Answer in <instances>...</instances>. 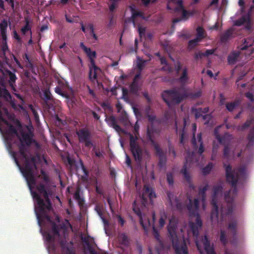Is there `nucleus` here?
<instances>
[{"mask_svg": "<svg viewBox=\"0 0 254 254\" xmlns=\"http://www.w3.org/2000/svg\"><path fill=\"white\" fill-rule=\"evenodd\" d=\"M223 167L225 170L226 181L234 189L232 191L229 190L224 193V200L227 203V207H221L222 219L232 214L234 207V197L237 193V184L239 180H245L246 177V168L245 166L233 170L231 165L224 163Z\"/></svg>", "mask_w": 254, "mask_h": 254, "instance_id": "nucleus-1", "label": "nucleus"}, {"mask_svg": "<svg viewBox=\"0 0 254 254\" xmlns=\"http://www.w3.org/2000/svg\"><path fill=\"white\" fill-rule=\"evenodd\" d=\"M36 188L38 192L42 194L45 198L44 200L36 192L33 191L32 193L33 199L36 201V213L38 222L40 225V221L42 219H46L48 221L50 220V217L48 213L52 210V207L49 197L48 189L46 185L40 183L37 185Z\"/></svg>", "mask_w": 254, "mask_h": 254, "instance_id": "nucleus-2", "label": "nucleus"}, {"mask_svg": "<svg viewBox=\"0 0 254 254\" xmlns=\"http://www.w3.org/2000/svg\"><path fill=\"white\" fill-rule=\"evenodd\" d=\"M201 95L200 91L193 93L185 87H181L165 90L162 94V97L167 105L170 107L172 105L179 104L184 99H196L199 97Z\"/></svg>", "mask_w": 254, "mask_h": 254, "instance_id": "nucleus-3", "label": "nucleus"}, {"mask_svg": "<svg viewBox=\"0 0 254 254\" xmlns=\"http://www.w3.org/2000/svg\"><path fill=\"white\" fill-rule=\"evenodd\" d=\"M11 154L15 163L20 168L21 172L26 179L29 188L30 189H31L32 187L36 184L34 169L35 170L37 169L36 165V157L32 156L30 158L27 155V157L24 158L25 163L24 168H21L16 157L17 153L15 151H12Z\"/></svg>", "mask_w": 254, "mask_h": 254, "instance_id": "nucleus-4", "label": "nucleus"}, {"mask_svg": "<svg viewBox=\"0 0 254 254\" xmlns=\"http://www.w3.org/2000/svg\"><path fill=\"white\" fill-rule=\"evenodd\" d=\"M177 227V224L172 223V220H170L167 230L173 247L175 249L176 254H188L187 247L185 241L183 242L181 247L179 246V241L176 232Z\"/></svg>", "mask_w": 254, "mask_h": 254, "instance_id": "nucleus-5", "label": "nucleus"}, {"mask_svg": "<svg viewBox=\"0 0 254 254\" xmlns=\"http://www.w3.org/2000/svg\"><path fill=\"white\" fill-rule=\"evenodd\" d=\"M223 187L222 185H216L213 187V194L211 204L212 206V209L211 212L210 217L212 220L218 219L219 210L217 205L218 197L220 195L222 196Z\"/></svg>", "mask_w": 254, "mask_h": 254, "instance_id": "nucleus-6", "label": "nucleus"}, {"mask_svg": "<svg viewBox=\"0 0 254 254\" xmlns=\"http://www.w3.org/2000/svg\"><path fill=\"white\" fill-rule=\"evenodd\" d=\"M76 133L79 142L81 143H84L85 147L90 148L91 147H93L92 151L94 154L96 151H98V148L96 147L95 145L92 141L91 139V132L87 128L79 129L76 131Z\"/></svg>", "mask_w": 254, "mask_h": 254, "instance_id": "nucleus-7", "label": "nucleus"}, {"mask_svg": "<svg viewBox=\"0 0 254 254\" xmlns=\"http://www.w3.org/2000/svg\"><path fill=\"white\" fill-rule=\"evenodd\" d=\"M90 60V71L89 78L91 81L97 78L98 71H100V68L95 64V59L96 58V53L95 51H92L89 48V51H84Z\"/></svg>", "mask_w": 254, "mask_h": 254, "instance_id": "nucleus-8", "label": "nucleus"}, {"mask_svg": "<svg viewBox=\"0 0 254 254\" xmlns=\"http://www.w3.org/2000/svg\"><path fill=\"white\" fill-rule=\"evenodd\" d=\"M137 135L133 136L131 133L129 134V146L130 150L135 161L140 162L142 158V149L136 143L138 139Z\"/></svg>", "mask_w": 254, "mask_h": 254, "instance_id": "nucleus-9", "label": "nucleus"}, {"mask_svg": "<svg viewBox=\"0 0 254 254\" xmlns=\"http://www.w3.org/2000/svg\"><path fill=\"white\" fill-rule=\"evenodd\" d=\"M194 156L193 153H189L186 157V162L184 165L183 168L181 170L182 173L185 179L186 182L189 185V188L192 190H194L195 189V186L192 184L191 180V177L189 173L187 172V166L190 165L193 162V158Z\"/></svg>", "mask_w": 254, "mask_h": 254, "instance_id": "nucleus-10", "label": "nucleus"}, {"mask_svg": "<svg viewBox=\"0 0 254 254\" xmlns=\"http://www.w3.org/2000/svg\"><path fill=\"white\" fill-rule=\"evenodd\" d=\"M161 131V128L155 126L154 123L150 124V126L147 127L146 132L147 139L153 147H155L156 145H159L155 141L154 139L155 135H159Z\"/></svg>", "mask_w": 254, "mask_h": 254, "instance_id": "nucleus-11", "label": "nucleus"}, {"mask_svg": "<svg viewBox=\"0 0 254 254\" xmlns=\"http://www.w3.org/2000/svg\"><path fill=\"white\" fill-rule=\"evenodd\" d=\"M190 226L191 229V231L192 233L193 236L195 237V245L197 247V250H198L200 254H203L202 249H203V243L201 242V239L204 238L206 236L207 238V236L205 235L203 236H201V237H198L199 235V228L200 227L196 225L193 222L190 223Z\"/></svg>", "mask_w": 254, "mask_h": 254, "instance_id": "nucleus-12", "label": "nucleus"}, {"mask_svg": "<svg viewBox=\"0 0 254 254\" xmlns=\"http://www.w3.org/2000/svg\"><path fill=\"white\" fill-rule=\"evenodd\" d=\"M133 211L139 217V223L144 229L146 233H147L148 227L150 226L151 223L148 218L142 217L141 212L139 208L136 206V201H134L133 203Z\"/></svg>", "mask_w": 254, "mask_h": 254, "instance_id": "nucleus-13", "label": "nucleus"}, {"mask_svg": "<svg viewBox=\"0 0 254 254\" xmlns=\"http://www.w3.org/2000/svg\"><path fill=\"white\" fill-rule=\"evenodd\" d=\"M156 196V194L152 188L147 185L144 186L141 196V202L143 206H145L147 203L148 200L147 197H148L150 201H152V199L155 198Z\"/></svg>", "mask_w": 254, "mask_h": 254, "instance_id": "nucleus-14", "label": "nucleus"}, {"mask_svg": "<svg viewBox=\"0 0 254 254\" xmlns=\"http://www.w3.org/2000/svg\"><path fill=\"white\" fill-rule=\"evenodd\" d=\"M197 139H198V143L199 144V147H198V145L196 142V139L195 138L194 133L193 135V137L191 139V142H192L193 148L195 150H196L198 148V151H197L199 155H201L204 151V148L203 141H202V134L201 132L197 134Z\"/></svg>", "mask_w": 254, "mask_h": 254, "instance_id": "nucleus-15", "label": "nucleus"}, {"mask_svg": "<svg viewBox=\"0 0 254 254\" xmlns=\"http://www.w3.org/2000/svg\"><path fill=\"white\" fill-rule=\"evenodd\" d=\"M167 194L169 202L172 206H173L174 201L176 208L178 210L182 211L186 208V205L184 203L180 202L177 197L175 196L172 192L167 191Z\"/></svg>", "mask_w": 254, "mask_h": 254, "instance_id": "nucleus-16", "label": "nucleus"}, {"mask_svg": "<svg viewBox=\"0 0 254 254\" xmlns=\"http://www.w3.org/2000/svg\"><path fill=\"white\" fill-rule=\"evenodd\" d=\"M156 155L159 157V166L163 167L166 165V156L164 154L163 151L160 147L159 145H156L154 147Z\"/></svg>", "mask_w": 254, "mask_h": 254, "instance_id": "nucleus-17", "label": "nucleus"}, {"mask_svg": "<svg viewBox=\"0 0 254 254\" xmlns=\"http://www.w3.org/2000/svg\"><path fill=\"white\" fill-rule=\"evenodd\" d=\"M188 198L189 200V203L187 205V208L191 214L194 215L198 209L199 200L197 198H195L193 203L190 196H188Z\"/></svg>", "mask_w": 254, "mask_h": 254, "instance_id": "nucleus-18", "label": "nucleus"}, {"mask_svg": "<svg viewBox=\"0 0 254 254\" xmlns=\"http://www.w3.org/2000/svg\"><path fill=\"white\" fill-rule=\"evenodd\" d=\"M201 242L203 243V248L207 254H216L214 251L213 245H211L210 241L206 236L201 239Z\"/></svg>", "mask_w": 254, "mask_h": 254, "instance_id": "nucleus-19", "label": "nucleus"}, {"mask_svg": "<svg viewBox=\"0 0 254 254\" xmlns=\"http://www.w3.org/2000/svg\"><path fill=\"white\" fill-rule=\"evenodd\" d=\"M3 123L7 126V128L5 130L6 140L7 141H11V138L13 135L18 136L17 131L16 128L13 125L9 124L7 121V123Z\"/></svg>", "mask_w": 254, "mask_h": 254, "instance_id": "nucleus-20", "label": "nucleus"}, {"mask_svg": "<svg viewBox=\"0 0 254 254\" xmlns=\"http://www.w3.org/2000/svg\"><path fill=\"white\" fill-rule=\"evenodd\" d=\"M106 121L110 127L114 128L117 131H123V129L118 125L116 118L114 116L112 115L106 118Z\"/></svg>", "mask_w": 254, "mask_h": 254, "instance_id": "nucleus-21", "label": "nucleus"}, {"mask_svg": "<svg viewBox=\"0 0 254 254\" xmlns=\"http://www.w3.org/2000/svg\"><path fill=\"white\" fill-rule=\"evenodd\" d=\"M140 73L136 74L133 78L132 82L130 85V91L133 94H137L138 92L139 86L138 80L140 79Z\"/></svg>", "mask_w": 254, "mask_h": 254, "instance_id": "nucleus-22", "label": "nucleus"}, {"mask_svg": "<svg viewBox=\"0 0 254 254\" xmlns=\"http://www.w3.org/2000/svg\"><path fill=\"white\" fill-rule=\"evenodd\" d=\"M7 26V20L5 19H3V20H2L0 23V29L2 38V43L7 42L6 32Z\"/></svg>", "mask_w": 254, "mask_h": 254, "instance_id": "nucleus-23", "label": "nucleus"}, {"mask_svg": "<svg viewBox=\"0 0 254 254\" xmlns=\"http://www.w3.org/2000/svg\"><path fill=\"white\" fill-rule=\"evenodd\" d=\"M234 33L233 28H230L227 29L223 33L220 35V41L222 43H226L232 37Z\"/></svg>", "mask_w": 254, "mask_h": 254, "instance_id": "nucleus-24", "label": "nucleus"}, {"mask_svg": "<svg viewBox=\"0 0 254 254\" xmlns=\"http://www.w3.org/2000/svg\"><path fill=\"white\" fill-rule=\"evenodd\" d=\"M189 79L188 70L186 67H185L182 70L181 76L178 79V81L182 85H185L187 83Z\"/></svg>", "mask_w": 254, "mask_h": 254, "instance_id": "nucleus-25", "label": "nucleus"}, {"mask_svg": "<svg viewBox=\"0 0 254 254\" xmlns=\"http://www.w3.org/2000/svg\"><path fill=\"white\" fill-rule=\"evenodd\" d=\"M237 221L236 220L230 222L228 225V229L231 232L234 240H236L237 235Z\"/></svg>", "mask_w": 254, "mask_h": 254, "instance_id": "nucleus-26", "label": "nucleus"}, {"mask_svg": "<svg viewBox=\"0 0 254 254\" xmlns=\"http://www.w3.org/2000/svg\"><path fill=\"white\" fill-rule=\"evenodd\" d=\"M240 53L238 52H232L228 56V63L230 65L235 64L238 61Z\"/></svg>", "mask_w": 254, "mask_h": 254, "instance_id": "nucleus-27", "label": "nucleus"}, {"mask_svg": "<svg viewBox=\"0 0 254 254\" xmlns=\"http://www.w3.org/2000/svg\"><path fill=\"white\" fill-rule=\"evenodd\" d=\"M32 133L30 132L29 133L24 132H21V138H19L20 142L22 140V142H25L27 145L31 144L32 142Z\"/></svg>", "mask_w": 254, "mask_h": 254, "instance_id": "nucleus-28", "label": "nucleus"}, {"mask_svg": "<svg viewBox=\"0 0 254 254\" xmlns=\"http://www.w3.org/2000/svg\"><path fill=\"white\" fill-rule=\"evenodd\" d=\"M240 104V101L236 100L234 102L227 103L225 104V106L229 112H232Z\"/></svg>", "mask_w": 254, "mask_h": 254, "instance_id": "nucleus-29", "label": "nucleus"}, {"mask_svg": "<svg viewBox=\"0 0 254 254\" xmlns=\"http://www.w3.org/2000/svg\"><path fill=\"white\" fill-rule=\"evenodd\" d=\"M25 25L21 29V31L23 35H25L26 33L30 31L31 35H32L31 26L29 25V20L28 17H25Z\"/></svg>", "mask_w": 254, "mask_h": 254, "instance_id": "nucleus-30", "label": "nucleus"}, {"mask_svg": "<svg viewBox=\"0 0 254 254\" xmlns=\"http://www.w3.org/2000/svg\"><path fill=\"white\" fill-rule=\"evenodd\" d=\"M119 240L122 245L128 246L129 244V238L125 233H121L119 235Z\"/></svg>", "mask_w": 254, "mask_h": 254, "instance_id": "nucleus-31", "label": "nucleus"}, {"mask_svg": "<svg viewBox=\"0 0 254 254\" xmlns=\"http://www.w3.org/2000/svg\"><path fill=\"white\" fill-rule=\"evenodd\" d=\"M80 189L78 187L73 194V197L75 200L77 201L79 205L81 206L83 203L84 200L80 197Z\"/></svg>", "mask_w": 254, "mask_h": 254, "instance_id": "nucleus-32", "label": "nucleus"}, {"mask_svg": "<svg viewBox=\"0 0 254 254\" xmlns=\"http://www.w3.org/2000/svg\"><path fill=\"white\" fill-rule=\"evenodd\" d=\"M40 173L41 174L38 176L39 178L41 179L46 185L48 184L50 182L48 175L43 169H41Z\"/></svg>", "mask_w": 254, "mask_h": 254, "instance_id": "nucleus-33", "label": "nucleus"}, {"mask_svg": "<svg viewBox=\"0 0 254 254\" xmlns=\"http://www.w3.org/2000/svg\"><path fill=\"white\" fill-rule=\"evenodd\" d=\"M254 123V117H251L249 119H248L243 125L239 127V129L244 130L247 128H248Z\"/></svg>", "mask_w": 254, "mask_h": 254, "instance_id": "nucleus-34", "label": "nucleus"}, {"mask_svg": "<svg viewBox=\"0 0 254 254\" xmlns=\"http://www.w3.org/2000/svg\"><path fill=\"white\" fill-rule=\"evenodd\" d=\"M18 148L19 152L20 155L22 157L23 159L26 158V157H27V154L26 152V147L23 142H22V140H21V142H20L18 144Z\"/></svg>", "mask_w": 254, "mask_h": 254, "instance_id": "nucleus-35", "label": "nucleus"}, {"mask_svg": "<svg viewBox=\"0 0 254 254\" xmlns=\"http://www.w3.org/2000/svg\"><path fill=\"white\" fill-rule=\"evenodd\" d=\"M197 35L196 38L199 40L200 41L205 38L204 29L201 26H198L196 28Z\"/></svg>", "mask_w": 254, "mask_h": 254, "instance_id": "nucleus-36", "label": "nucleus"}, {"mask_svg": "<svg viewBox=\"0 0 254 254\" xmlns=\"http://www.w3.org/2000/svg\"><path fill=\"white\" fill-rule=\"evenodd\" d=\"M153 234L155 239L158 241L160 246L163 248V243L162 240L160 239V234L158 230L156 229L154 225H153Z\"/></svg>", "mask_w": 254, "mask_h": 254, "instance_id": "nucleus-37", "label": "nucleus"}, {"mask_svg": "<svg viewBox=\"0 0 254 254\" xmlns=\"http://www.w3.org/2000/svg\"><path fill=\"white\" fill-rule=\"evenodd\" d=\"M248 138L249 142L247 146H250L253 145L254 143V126L251 128L248 136Z\"/></svg>", "mask_w": 254, "mask_h": 254, "instance_id": "nucleus-38", "label": "nucleus"}, {"mask_svg": "<svg viewBox=\"0 0 254 254\" xmlns=\"http://www.w3.org/2000/svg\"><path fill=\"white\" fill-rule=\"evenodd\" d=\"M80 166L81 167V169L83 171V172L84 174V176H82L81 177V179L84 182H86L88 181V177H89V172L88 170L86 169L85 167L84 166L83 163L82 161H80Z\"/></svg>", "mask_w": 254, "mask_h": 254, "instance_id": "nucleus-39", "label": "nucleus"}, {"mask_svg": "<svg viewBox=\"0 0 254 254\" xmlns=\"http://www.w3.org/2000/svg\"><path fill=\"white\" fill-rule=\"evenodd\" d=\"M8 77H9V83L10 86H13V83H14L17 79V77L14 73L12 72L10 70H7L6 71Z\"/></svg>", "mask_w": 254, "mask_h": 254, "instance_id": "nucleus-40", "label": "nucleus"}, {"mask_svg": "<svg viewBox=\"0 0 254 254\" xmlns=\"http://www.w3.org/2000/svg\"><path fill=\"white\" fill-rule=\"evenodd\" d=\"M208 185L206 184L204 187L199 189L198 193L201 196L202 201L204 202L205 200L206 197V191L208 190Z\"/></svg>", "mask_w": 254, "mask_h": 254, "instance_id": "nucleus-41", "label": "nucleus"}, {"mask_svg": "<svg viewBox=\"0 0 254 254\" xmlns=\"http://www.w3.org/2000/svg\"><path fill=\"white\" fill-rule=\"evenodd\" d=\"M130 8L132 12L131 20L133 24H135L134 18L138 16L143 17V13L140 11H136L135 9L132 6H130Z\"/></svg>", "mask_w": 254, "mask_h": 254, "instance_id": "nucleus-42", "label": "nucleus"}, {"mask_svg": "<svg viewBox=\"0 0 254 254\" xmlns=\"http://www.w3.org/2000/svg\"><path fill=\"white\" fill-rule=\"evenodd\" d=\"M181 11L182 12L181 17L182 19L184 21L187 20L190 16L193 15V12L192 11H188L185 8L181 10Z\"/></svg>", "mask_w": 254, "mask_h": 254, "instance_id": "nucleus-43", "label": "nucleus"}, {"mask_svg": "<svg viewBox=\"0 0 254 254\" xmlns=\"http://www.w3.org/2000/svg\"><path fill=\"white\" fill-rule=\"evenodd\" d=\"M175 4L177 5V7L175 8H173V10L175 12L181 11V10L183 9L184 8V6L183 5V1L182 0H178L175 1Z\"/></svg>", "mask_w": 254, "mask_h": 254, "instance_id": "nucleus-44", "label": "nucleus"}, {"mask_svg": "<svg viewBox=\"0 0 254 254\" xmlns=\"http://www.w3.org/2000/svg\"><path fill=\"white\" fill-rule=\"evenodd\" d=\"M200 42L201 41L196 38L192 40H190L188 43V48L190 50H192L197 45L198 43Z\"/></svg>", "mask_w": 254, "mask_h": 254, "instance_id": "nucleus-45", "label": "nucleus"}, {"mask_svg": "<svg viewBox=\"0 0 254 254\" xmlns=\"http://www.w3.org/2000/svg\"><path fill=\"white\" fill-rule=\"evenodd\" d=\"M208 111V108H204L203 109L199 108L195 110V116L196 119L199 118L202 116L201 113H206Z\"/></svg>", "mask_w": 254, "mask_h": 254, "instance_id": "nucleus-46", "label": "nucleus"}, {"mask_svg": "<svg viewBox=\"0 0 254 254\" xmlns=\"http://www.w3.org/2000/svg\"><path fill=\"white\" fill-rule=\"evenodd\" d=\"M224 145L223 156L224 158L228 159L230 157V146L229 144H226L225 143Z\"/></svg>", "mask_w": 254, "mask_h": 254, "instance_id": "nucleus-47", "label": "nucleus"}, {"mask_svg": "<svg viewBox=\"0 0 254 254\" xmlns=\"http://www.w3.org/2000/svg\"><path fill=\"white\" fill-rule=\"evenodd\" d=\"M248 18L244 16H243L240 18L238 20H236L234 22V25L235 26H240L243 25L244 23H246L247 21Z\"/></svg>", "mask_w": 254, "mask_h": 254, "instance_id": "nucleus-48", "label": "nucleus"}, {"mask_svg": "<svg viewBox=\"0 0 254 254\" xmlns=\"http://www.w3.org/2000/svg\"><path fill=\"white\" fill-rule=\"evenodd\" d=\"M3 95V97L4 98H11V96L8 91L5 88H0V97Z\"/></svg>", "mask_w": 254, "mask_h": 254, "instance_id": "nucleus-49", "label": "nucleus"}, {"mask_svg": "<svg viewBox=\"0 0 254 254\" xmlns=\"http://www.w3.org/2000/svg\"><path fill=\"white\" fill-rule=\"evenodd\" d=\"M167 217V215L166 213L165 212H163L161 215V217L159 221V227L160 228H162L164 227L165 224V220L166 219Z\"/></svg>", "mask_w": 254, "mask_h": 254, "instance_id": "nucleus-50", "label": "nucleus"}, {"mask_svg": "<svg viewBox=\"0 0 254 254\" xmlns=\"http://www.w3.org/2000/svg\"><path fill=\"white\" fill-rule=\"evenodd\" d=\"M220 241L224 245H226L228 243L226 234L224 230L220 231Z\"/></svg>", "mask_w": 254, "mask_h": 254, "instance_id": "nucleus-51", "label": "nucleus"}, {"mask_svg": "<svg viewBox=\"0 0 254 254\" xmlns=\"http://www.w3.org/2000/svg\"><path fill=\"white\" fill-rule=\"evenodd\" d=\"M215 138L220 144H225V140L227 134H225L223 137H221V136L217 132L216 130L215 129L214 131Z\"/></svg>", "mask_w": 254, "mask_h": 254, "instance_id": "nucleus-52", "label": "nucleus"}, {"mask_svg": "<svg viewBox=\"0 0 254 254\" xmlns=\"http://www.w3.org/2000/svg\"><path fill=\"white\" fill-rule=\"evenodd\" d=\"M213 168V164L212 163H209L206 166L202 169V173L204 175L208 174L211 171Z\"/></svg>", "mask_w": 254, "mask_h": 254, "instance_id": "nucleus-53", "label": "nucleus"}, {"mask_svg": "<svg viewBox=\"0 0 254 254\" xmlns=\"http://www.w3.org/2000/svg\"><path fill=\"white\" fill-rule=\"evenodd\" d=\"M52 230L54 236H60V227L55 223H53L52 225Z\"/></svg>", "mask_w": 254, "mask_h": 254, "instance_id": "nucleus-54", "label": "nucleus"}, {"mask_svg": "<svg viewBox=\"0 0 254 254\" xmlns=\"http://www.w3.org/2000/svg\"><path fill=\"white\" fill-rule=\"evenodd\" d=\"M167 181L170 186H173L174 184V178L172 173H167Z\"/></svg>", "mask_w": 254, "mask_h": 254, "instance_id": "nucleus-55", "label": "nucleus"}, {"mask_svg": "<svg viewBox=\"0 0 254 254\" xmlns=\"http://www.w3.org/2000/svg\"><path fill=\"white\" fill-rule=\"evenodd\" d=\"M146 116L148 118V121L150 122L151 124L154 123V122H156L159 123H160V122L159 120H156V116L155 115L147 114Z\"/></svg>", "mask_w": 254, "mask_h": 254, "instance_id": "nucleus-56", "label": "nucleus"}, {"mask_svg": "<svg viewBox=\"0 0 254 254\" xmlns=\"http://www.w3.org/2000/svg\"><path fill=\"white\" fill-rule=\"evenodd\" d=\"M44 96L46 103L47 101H50L52 100V95L49 90H46L44 91Z\"/></svg>", "mask_w": 254, "mask_h": 254, "instance_id": "nucleus-57", "label": "nucleus"}, {"mask_svg": "<svg viewBox=\"0 0 254 254\" xmlns=\"http://www.w3.org/2000/svg\"><path fill=\"white\" fill-rule=\"evenodd\" d=\"M83 241L87 244L88 249L90 254H98L95 250L93 249L88 240L84 239Z\"/></svg>", "mask_w": 254, "mask_h": 254, "instance_id": "nucleus-58", "label": "nucleus"}, {"mask_svg": "<svg viewBox=\"0 0 254 254\" xmlns=\"http://www.w3.org/2000/svg\"><path fill=\"white\" fill-rule=\"evenodd\" d=\"M204 57L203 53L201 52L195 53L194 55V58L195 61H197L198 59H201Z\"/></svg>", "mask_w": 254, "mask_h": 254, "instance_id": "nucleus-59", "label": "nucleus"}, {"mask_svg": "<svg viewBox=\"0 0 254 254\" xmlns=\"http://www.w3.org/2000/svg\"><path fill=\"white\" fill-rule=\"evenodd\" d=\"M55 91L58 93V94L60 95H62V96L63 97H65L66 96V94L65 93H64L62 89L61 88V87H59V86H57L55 88Z\"/></svg>", "mask_w": 254, "mask_h": 254, "instance_id": "nucleus-60", "label": "nucleus"}, {"mask_svg": "<svg viewBox=\"0 0 254 254\" xmlns=\"http://www.w3.org/2000/svg\"><path fill=\"white\" fill-rule=\"evenodd\" d=\"M145 62V61L140 60L137 63V67L140 71L142 70L143 66H144Z\"/></svg>", "mask_w": 254, "mask_h": 254, "instance_id": "nucleus-61", "label": "nucleus"}, {"mask_svg": "<svg viewBox=\"0 0 254 254\" xmlns=\"http://www.w3.org/2000/svg\"><path fill=\"white\" fill-rule=\"evenodd\" d=\"M214 49L206 50L205 52H203L204 56L207 57L209 55H211L214 54Z\"/></svg>", "mask_w": 254, "mask_h": 254, "instance_id": "nucleus-62", "label": "nucleus"}, {"mask_svg": "<svg viewBox=\"0 0 254 254\" xmlns=\"http://www.w3.org/2000/svg\"><path fill=\"white\" fill-rule=\"evenodd\" d=\"M46 239L48 242H53L55 240V238L51 234L48 233L46 235Z\"/></svg>", "mask_w": 254, "mask_h": 254, "instance_id": "nucleus-63", "label": "nucleus"}, {"mask_svg": "<svg viewBox=\"0 0 254 254\" xmlns=\"http://www.w3.org/2000/svg\"><path fill=\"white\" fill-rule=\"evenodd\" d=\"M145 28L142 27L141 26H139L138 28V33L139 34L140 37H142L143 35H144L145 32Z\"/></svg>", "mask_w": 254, "mask_h": 254, "instance_id": "nucleus-64", "label": "nucleus"}]
</instances>
